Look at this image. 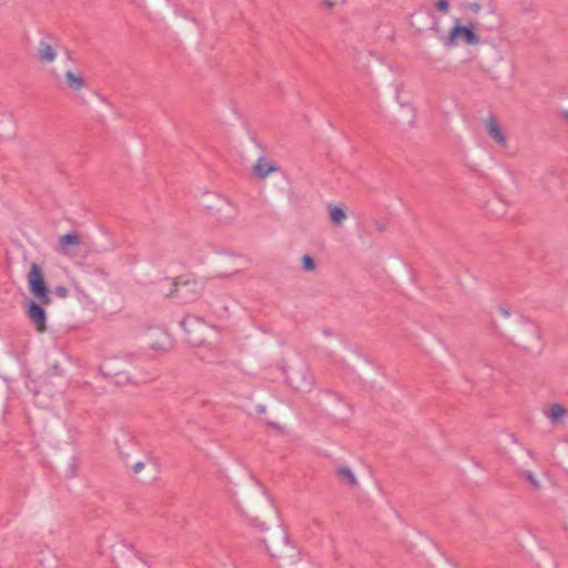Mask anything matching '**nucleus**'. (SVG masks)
<instances>
[{
	"label": "nucleus",
	"instance_id": "nucleus-1",
	"mask_svg": "<svg viewBox=\"0 0 568 568\" xmlns=\"http://www.w3.org/2000/svg\"><path fill=\"white\" fill-rule=\"evenodd\" d=\"M253 524L264 531L261 538L268 555L277 560V568H303L305 564L301 559L300 549L294 546L283 528L282 524L276 520L273 530L265 527V523L257 517L253 518Z\"/></svg>",
	"mask_w": 568,
	"mask_h": 568
},
{
	"label": "nucleus",
	"instance_id": "nucleus-2",
	"mask_svg": "<svg viewBox=\"0 0 568 568\" xmlns=\"http://www.w3.org/2000/svg\"><path fill=\"white\" fill-rule=\"evenodd\" d=\"M27 280L30 293L38 300V302L34 300L27 302V315L38 332H44L47 329V312L44 305L51 304L52 298L44 280L42 267L38 263H31Z\"/></svg>",
	"mask_w": 568,
	"mask_h": 568
},
{
	"label": "nucleus",
	"instance_id": "nucleus-3",
	"mask_svg": "<svg viewBox=\"0 0 568 568\" xmlns=\"http://www.w3.org/2000/svg\"><path fill=\"white\" fill-rule=\"evenodd\" d=\"M201 294L202 287L196 281L179 276L171 283V288L166 296L176 298L181 304H187L196 301Z\"/></svg>",
	"mask_w": 568,
	"mask_h": 568
},
{
	"label": "nucleus",
	"instance_id": "nucleus-4",
	"mask_svg": "<svg viewBox=\"0 0 568 568\" xmlns=\"http://www.w3.org/2000/svg\"><path fill=\"white\" fill-rule=\"evenodd\" d=\"M458 39H462L468 45L480 43V37L476 31V26L471 22L464 26L460 23V20L457 19L443 42L447 48H452L457 44Z\"/></svg>",
	"mask_w": 568,
	"mask_h": 568
},
{
	"label": "nucleus",
	"instance_id": "nucleus-5",
	"mask_svg": "<svg viewBox=\"0 0 568 568\" xmlns=\"http://www.w3.org/2000/svg\"><path fill=\"white\" fill-rule=\"evenodd\" d=\"M180 325L185 333L186 342L192 346L203 344L205 336L203 334L204 322L202 317L187 314L181 320Z\"/></svg>",
	"mask_w": 568,
	"mask_h": 568
},
{
	"label": "nucleus",
	"instance_id": "nucleus-6",
	"mask_svg": "<svg viewBox=\"0 0 568 568\" xmlns=\"http://www.w3.org/2000/svg\"><path fill=\"white\" fill-rule=\"evenodd\" d=\"M119 558H123L132 565H141L143 568H146V562L138 555L131 545L124 541H121L116 547H112V561L118 568H120V564L118 562Z\"/></svg>",
	"mask_w": 568,
	"mask_h": 568
},
{
	"label": "nucleus",
	"instance_id": "nucleus-7",
	"mask_svg": "<svg viewBox=\"0 0 568 568\" xmlns=\"http://www.w3.org/2000/svg\"><path fill=\"white\" fill-rule=\"evenodd\" d=\"M290 385L298 392H310L314 384V377L306 368L293 371L287 375Z\"/></svg>",
	"mask_w": 568,
	"mask_h": 568
},
{
	"label": "nucleus",
	"instance_id": "nucleus-8",
	"mask_svg": "<svg viewBox=\"0 0 568 568\" xmlns=\"http://www.w3.org/2000/svg\"><path fill=\"white\" fill-rule=\"evenodd\" d=\"M252 172L255 178H266L268 174L277 172L285 174L274 161H271L265 156H260L257 159V161L252 165Z\"/></svg>",
	"mask_w": 568,
	"mask_h": 568
},
{
	"label": "nucleus",
	"instance_id": "nucleus-9",
	"mask_svg": "<svg viewBox=\"0 0 568 568\" xmlns=\"http://www.w3.org/2000/svg\"><path fill=\"white\" fill-rule=\"evenodd\" d=\"M118 452L125 464H129L130 455L136 449V442L129 434H122L121 438L115 440Z\"/></svg>",
	"mask_w": 568,
	"mask_h": 568
},
{
	"label": "nucleus",
	"instance_id": "nucleus-10",
	"mask_svg": "<svg viewBox=\"0 0 568 568\" xmlns=\"http://www.w3.org/2000/svg\"><path fill=\"white\" fill-rule=\"evenodd\" d=\"M486 130L488 135L494 139L497 143L505 145L506 144V135L503 133L500 126L498 125L496 118L493 113L489 114V119L486 122Z\"/></svg>",
	"mask_w": 568,
	"mask_h": 568
},
{
	"label": "nucleus",
	"instance_id": "nucleus-11",
	"mask_svg": "<svg viewBox=\"0 0 568 568\" xmlns=\"http://www.w3.org/2000/svg\"><path fill=\"white\" fill-rule=\"evenodd\" d=\"M335 475L341 481H345L349 487L358 486V480L352 469L346 466H339L335 469Z\"/></svg>",
	"mask_w": 568,
	"mask_h": 568
},
{
	"label": "nucleus",
	"instance_id": "nucleus-12",
	"mask_svg": "<svg viewBox=\"0 0 568 568\" xmlns=\"http://www.w3.org/2000/svg\"><path fill=\"white\" fill-rule=\"evenodd\" d=\"M80 243V236L77 233H67L59 237V244L63 254H70L71 247Z\"/></svg>",
	"mask_w": 568,
	"mask_h": 568
},
{
	"label": "nucleus",
	"instance_id": "nucleus-13",
	"mask_svg": "<svg viewBox=\"0 0 568 568\" xmlns=\"http://www.w3.org/2000/svg\"><path fill=\"white\" fill-rule=\"evenodd\" d=\"M38 57L41 61L52 62L57 57V52L51 44L47 43L45 41H40L38 48Z\"/></svg>",
	"mask_w": 568,
	"mask_h": 568
},
{
	"label": "nucleus",
	"instance_id": "nucleus-14",
	"mask_svg": "<svg viewBox=\"0 0 568 568\" xmlns=\"http://www.w3.org/2000/svg\"><path fill=\"white\" fill-rule=\"evenodd\" d=\"M566 413V408L562 405L556 403L549 407L546 415L550 419V422L554 425H556L562 422V418L565 417Z\"/></svg>",
	"mask_w": 568,
	"mask_h": 568
},
{
	"label": "nucleus",
	"instance_id": "nucleus-15",
	"mask_svg": "<svg viewBox=\"0 0 568 568\" xmlns=\"http://www.w3.org/2000/svg\"><path fill=\"white\" fill-rule=\"evenodd\" d=\"M14 133L13 120L10 114L0 115V138H7Z\"/></svg>",
	"mask_w": 568,
	"mask_h": 568
},
{
	"label": "nucleus",
	"instance_id": "nucleus-16",
	"mask_svg": "<svg viewBox=\"0 0 568 568\" xmlns=\"http://www.w3.org/2000/svg\"><path fill=\"white\" fill-rule=\"evenodd\" d=\"M64 77H65L67 85L72 91H79L85 84L84 79L80 74H75L74 72H72L70 70L65 72Z\"/></svg>",
	"mask_w": 568,
	"mask_h": 568
},
{
	"label": "nucleus",
	"instance_id": "nucleus-17",
	"mask_svg": "<svg viewBox=\"0 0 568 568\" xmlns=\"http://www.w3.org/2000/svg\"><path fill=\"white\" fill-rule=\"evenodd\" d=\"M329 219L335 225H341L346 220V213L343 207L329 204Z\"/></svg>",
	"mask_w": 568,
	"mask_h": 568
},
{
	"label": "nucleus",
	"instance_id": "nucleus-18",
	"mask_svg": "<svg viewBox=\"0 0 568 568\" xmlns=\"http://www.w3.org/2000/svg\"><path fill=\"white\" fill-rule=\"evenodd\" d=\"M100 373L105 378H113V377H122L123 372H115L113 367H111V362H106L103 365L100 366Z\"/></svg>",
	"mask_w": 568,
	"mask_h": 568
},
{
	"label": "nucleus",
	"instance_id": "nucleus-19",
	"mask_svg": "<svg viewBox=\"0 0 568 568\" xmlns=\"http://www.w3.org/2000/svg\"><path fill=\"white\" fill-rule=\"evenodd\" d=\"M301 262L302 268L305 272H314L317 267L315 260L308 254H304L301 258Z\"/></svg>",
	"mask_w": 568,
	"mask_h": 568
},
{
	"label": "nucleus",
	"instance_id": "nucleus-20",
	"mask_svg": "<svg viewBox=\"0 0 568 568\" xmlns=\"http://www.w3.org/2000/svg\"><path fill=\"white\" fill-rule=\"evenodd\" d=\"M523 476L526 478V480L535 488L539 489L540 484L539 480L536 478L535 474L530 470L523 471Z\"/></svg>",
	"mask_w": 568,
	"mask_h": 568
},
{
	"label": "nucleus",
	"instance_id": "nucleus-21",
	"mask_svg": "<svg viewBox=\"0 0 568 568\" xmlns=\"http://www.w3.org/2000/svg\"><path fill=\"white\" fill-rule=\"evenodd\" d=\"M435 7L439 12L447 13L450 8L449 0H436Z\"/></svg>",
	"mask_w": 568,
	"mask_h": 568
},
{
	"label": "nucleus",
	"instance_id": "nucleus-22",
	"mask_svg": "<svg viewBox=\"0 0 568 568\" xmlns=\"http://www.w3.org/2000/svg\"><path fill=\"white\" fill-rule=\"evenodd\" d=\"M54 294L61 298H65L69 295V290L65 286L59 285L54 288Z\"/></svg>",
	"mask_w": 568,
	"mask_h": 568
},
{
	"label": "nucleus",
	"instance_id": "nucleus-23",
	"mask_svg": "<svg viewBox=\"0 0 568 568\" xmlns=\"http://www.w3.org/2000/svg\"><path fill=\"white\" fill-rule=\"evenodd\" d=\"M527 332L530 333L536 339L540 338L539 329L531 323H527Z\"/></svg>",
	"mask_w": 568,
	"mask_h": 568
},
{
	"label": "nucleus",
	"instance_id": "nucleus-24",
	"mask_svg": "<svg viewBox=\"0 0 568 568\" xmlns=\"http://www.w3.org/2000/svg\"><path fill=\"white\" fill-rule=\"evenodd\" d=\"M465 9H468V10L473 11L474 13H477L481 9V4L478 2H468V3H465Z\"/></svg>",
	"mask_w": 568,
	"mask_h": 568
},
{
	"label": "nucleus",
	"instance_id": "nucleus-25",
	"mask_svg": "<svg viewBox=\"0 0 568 568\" xmlns=\"http://www.w3.org/2000/svg\"><path fill=\"white\" fill-rule=\"evenodd\" d=\"M116 385H124L131 383V378L128 374L123 373L122 377H114Z\"/></svg>",
	"mask_w": 568,
	"mask_h": 568
},
{
	"label": "nucleus",
	"instance_id": "nucleus-26",
	"mask_svg": "<svg viewBox=\"0 0 568 568\" xmlns=\"http://www.w3.org/2000/svg\"><path fill=\"white\" fill-rule=\"evenodd\" d=\"M144 462H136L132 465V470L134 474H139L144 468Z\"/></svg>",
	"mask_w": 568,
	"mask_h": 568
},
{
	"label": "nucleus",
	"instance_id": "nucleus-27",
	"mask_svg": "<svg viewBox=\"0 0 568 568\" xmlns=\"http://www.w3.org/2000/svg\"><path fill=\"white\" fill-rule=\"evenodd\" d=\"M50 372H51L53 375H58V376H62V374H63V371L61 369V367H60L58 364H53V365H51V367H50Z\"/></svg>",
	"mask_w": 568,
	"mask_h": 568
},
{
	"label": "nucleus",
	"instance_id": "nucleus-28",
	"mask_svg": "<svg viewBox=\"0 0 568 568\" xmlns=\"http://www.w3.org/2000/svg\"><path fill=\"white\" fill-rule=\"evenodd\" d=\"M375 227L379 233H383L386 231V224L382 221H375Z\"/></svg>",
	"mask_w": 568,
	"mask_h": 568
},
{
	"label": "nucleus",
	"instance_id": "nucleus-29",
	"mask_svg": "<svg viewBox=\"0 0 568 568\" xmlns=\"http://www.w3.org/2000/svg\"><path fill=\"white\" fill-rule=\"evenodd\" d=\"M265 410H266V407L264 405L258 404V405L255 406V412L257 414H264Z\"/></svg>",
	"mask_w": 568,
	"mask_h": 568
},
{
	"label": "nucleus",
	"instance_id": "nucleus-30",
	"mask_svg": "<svg viewBox=\"0 0 568 568\" xmlns=\"http://www.w3.org/2000/svg\"><path fill=\"white\" fill-rule=\"evenodd\" d=\"M69 473H70V476H71V477H74V476H75V464H74V462H72V463L69 465Z\"/></svg>",
	"mask_w": 568,
	"mask_h": 568
},
{
	"label": "nucleus",
	"instance_id": "nucleus-31",
	"mask_svg": "<svg viewBox=\"0 0 568 568\" xmlns=\"http://www.w3.org/2000/svg\"><path fill=\"white\" fill-rule=\"evenodd\" d=\"M336 1L333 0H323V4L327 8H333L335 6Z\"/></svg>",
	"mask_w": 568,
	"mask_h": 568
},
{
	"label": "nucleus",
	"instance_id": "nucleus-32",
	"mask_svg": "<svg viewBox=\"0 0 568 568\" xmlns=\"http://www.w3.org/2000/svg\"><path fill=\"white\" fill-rule=\"evenodd\" d=\"M500 314L505 317H508L510 315L509 312L505 308H500Z\"/></svg>",
	"mask_w": 568,
	"mask_h": 568
},
{
	"label": "nucleus",
	"instance_id": "nucleus-33",
	"mask_svg": "<svg viewBox=\"0 0 568 568\" xmlns=\"http://www.w3.org/2000/svg\"><path fill=\"white\" fill-rule=\"evenodd\" d=\"M124 356H125V358H128V359H131V358H133V357H134V355H133V354H131V353H128V354H125Z\"/></svg>",
	"mask_w": 568,
	"mask_h": 568
},
{
	"label": "nucleus",
	"instance_id": "nucleus-34",
	"mask_svg": "<svg viewBox=\"0 0 568 568\" xmlns=\"http://www.w3.org/2000/svg\"><path fill=\"white\" fill-rule=\"evenodd\" d=\"M268 425H270V426H272V427H274V428H276V429H278V428H280V425H277V424H275V423H268Z\"/></svg>",
	"mask_w": 568,
	"mask_h": 568
},
{
	"label": "nucleus",
	"instance_id": "nucleus-35",
	"mask_svg": "<svg viewBox=\"0 0 568 568\" xmlns=\"http://www.w3.org/2000/svg\"><path fill=\"white\" fill-rule=\"evenodd\" d=\"M562 116H564V119H567V120H568V111H564V112H562Z\"/></svg>",
	"mask_w": 568,
	"mask_h": 568
},
{
	"label": "nucleus",
	"instance_id": "nucleus-36",
	"mask_svg": "<svg viewBox=\"0 0 568 568\" xmlns=\"http://www.w3.org/2000/svg\"><path fill=\"white\" fill-rule=\"evenodd\" d=\"M324 334L327 335V336L331 335V333L327 329L324 331Z\"/></svg>",
	"mask_w": 568,
	"mask_h": 568
},
{
	"label": "nucleus",
	"instance_id": "nucleus-37",
	"mask_svg": "<svg viewBox=\"0 0 568 568\" xmlns=\"http://www.w3.org/2000/svg\"><path fill=\"white\" fill-rule=\"evenodd\" d=\"M510 436H511V438H513V442H514V443H516L517 440H516V438L514 437V435H510Z\"/></svg>",
	"mask_w": 568,
	"mask_h": 568
},
{
	"label": "nucleus",
	"instance_id": "nucleus-38",
	"mask_svg": "<svg viewBox=\"0 0 568 568\" xmlns=\"http://www.w3.org/2000/svg\"><path fill=\"white\" fill-rule=\"evenodd\" d=\"M566 530L568 531V523L566 524Z\"/></svg>",
	"mask_w": 568,
	"mask_h": 568
}]
</instances>
